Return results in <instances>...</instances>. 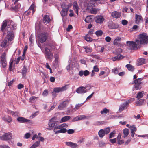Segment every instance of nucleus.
Returning <instances> with one entry per match:
<instances>
[{
  "mask_svg": "<svg viewBox=\"0 0 148 148\" xmlns=\"http://www.w3.org/2000/svg\"><path fill=\"white\" fill-rule=\"evenodd\" d=\"M7 34L8 38H5L2 41L1 43V46L3 47L9 45V42L8 41H8H12L14 39V35L13 32L8 31L7 32Z\"/></svg>",
  "mask_w": 148,
  "mask_h": 148,
  "instance_id": "obj_1",
  "label": "nucleus"
},
{
  "mask_svg": "<svg viewBox=\"0 0 148 148\" xmlns=\"http://www.w3.org/2000/svg\"><path fill=\"white\" fill-rule=\"evenodd\" d=\"M139 43L140 45L143 44H148V36L145 33L140 34L138 36Z\"/></svg>",
  "mask_w": 148,
  "mask_h": 148,
  "instance_id": "obj_2",
  "label": "nucleus"
},
{
  "mask_svg": "<svg viewBox=\"0 0 148 148\" xmlns=\"http://www.w3.org/2000/svg\"><path fill=\"white\" fill-rule=\"evenodd\" d=\"M126 42L127 45L131 49H137L141 47L138 41L137 40L135 42L133 41H127Z\"/></svg>",
  "mask_w": 148,
  "mask_h": 148,
  "instance_id": "obj_3",
  "label": "nucleus"
},
{
  "mask_svg": "<svg viewBox=\"0 0 148 148\" xmlns=\"http://www.w3.org/2000/svg\"><path fill=\"white\" fill-rule=\"evenodd\" d=\"M48 34L47 32H42L39 34L38 40L41 43H43L45 42L48 38Z\"/></svg>",
  "mask_w": 148,
  "mask_h": 148,
  "instance_id": "obj_4",
  "label": "nucleus"
},
{
  "mask_svg": "<svg viewBox=\"0 0 148 148\" xmlns=\"http://www.w3.org/2000/svg\"><path fill=\"white\" fill-rule=\"evenodd\" d=\"M52 51L51 49H50L49 47L45 48L44 55L46 58L50 60H51L53 59V54Z\"/></svg>",
  "mask_w": 148,
  "mask_h": 148,
  "instance_id": "obj_5",
  "label": "nucleus"
},
{
  "mask_svg": "<svg viewBox=\"0 0 148 148\" xmlns=\"http://www.w3.org/2000/svg\"><path fill=\"white\" fill-rule=\"evenodd\" d=\"M143 78H139L136 79L134 80L132 84H134V87L136 90H140L141 88V81L143 79Z\"/></svg>",
  "mask_w": 148,
  "mask_h": 148,
  "instance_id": "obj_6",
  "label": "nucleus"
},
{
  "mask_svg": "<svg viewBox=\"0 0 148 148\" xmlns=\"http://www.w3.org/2000/svg\"><path fill=\"white\" fill-rule=\"evenodd\" d=\"M12 137V134L10 132L5 133L0 136V139L3 141H7L10 140Z\"/></svg>",
  "mask_w": 148,
  "mask_h": 148,
  "instance_id": "obj_7",
  "label": "nucleus"
},
{
  "mask_svg": "<svg viewBox=\"0 0 148 148\" xmlns=\"http://www.w3.org/2000/svg\"><path fill=\"white\" fill-rule=\"evenodd\" d=\"M6 53L4 52L2 53L1 56L0 62L3 68L5 67L7 65V62L6 59Z\"/></svg>",
  "mask_w": 148,
  "mask_h": 148,
  "instance_id": "obj_8",
  "label": "nucleus"
},
{
  "mask_svg": "<svg viewBox=\"0 0 148 148\" xmlns=\"http://www.w3.org/2000/svg\"><path fill=\"white\" fill-rule=\"evenodd\" d=\"M134 100V99H130L128 100L121 104L120 106L119 110L121 111H122L124 110L125 107H126V106L128 105L131 101H133Z\"/></svg>",
  "mask_w": 148,
  "mask_h": 148,
  "instance_id": "obj_9",
  "label": "nucleus"
},
{
  "mask_svg": "<svg viewBox=\"0 0 148 148\" xmlns=\"http://www.w3.org/2000/svg\"><path fill=\"white\" fill-rule=\"evenodd\" d=\"M67 85H65L61 87H56L54 88L53 90L54 92L57 93L62 92L66 90L67 89Z\"/></svg>",
  "mask_w": 148,
  "mask_h": 148,
  "instance_id": "obj_10",
  "label": "nucleus"
},
{
  "mask_svg": "<svg viewBox=\"0 0 148 148\" xmlns=\"http://www.w3.org/2000/svg\"><path fill=\"white\" fill-rule=\"evenodd\" d=\"M64 3L61 5L62 8V10L60 12V14L62 17H64V16L67 15V13L68 10V8H64L63 6Z\"/></svg>",
  "mask_w": 148,
  "mask_h": 148,
  "instance_id": "obj_11",
  "label": "nucleus"
},
{
  "mask_svg": "<svg viewBox=\"0 0 148 148\" xmlns=\"http://www.w3.org/2000/svg\"><path fill=\"white\" fill-rule=\"evenodd\" d=\"M76 92L78 94H83L87 92L86 87L81 86L77 88L76 90Z\"/></svg>",
  "mask_w": 148,
  "mask_h": 148,
  "instance_id": "obj_12",
  "label": "nucleus"
},
{
  "mask_svg": "<svg viewBox=\"0 0 148 148\" xmlns=\"http://www.w3.org/2000/svg\"><path fill=\"white\" fill-rule=\"evenodd\" d=\"M13 22L12 21L5 20L2 23V25L1 27V30L2 32H3L6 27L7 26V23H11Z\"/></svg>",
  "mask_w": 148,
  "mask_h": 148,
  "instance_id": "obj_13",
  "label": "nucleus"
},
{
  "mask_svg": "<svg viewBox=\"0 0 148 148\" xmlns=\"http://www.w3.org/2000/svg\"><path fill=\"white\" fill-rule=\"evenodd\" d=\"M69 103V101H63L62 103H60L58 106V109L60 110H62L64 108L66 107L67 105Z\"/></svg>",
  "mask_w": 148,
  "mask_h": 148,
  "instance_id": "obj_14",
  "label": "nucleus"
},
{
  "mask_svg": "<svg viewBox=\"0 0 148 148\" xmlns=\"http://www.w3.org/2000/svg\"><path fill=\"white\" fill-rule=\"evenodd\" d=\"M135 22L137 24H139L143 20V17L141 15H138L137 14L135 15Z\"/></svg>",
  "mask_w": 148,
  "mask_h": 148,
  "instance_id": "obj_15",
  "label": "nucleus"
},
{
  "mask_svg": "<svg viewBox=\"0 0 148 148\" xmlns=\"http://www.w3.org/2000/svg\"><path fill=\"white\" fill-rule=\"evenodd\" d=\"M121 16V13L120 12L116 11H114L111 14V16L114 18H119Z\"/></svg>",
  "mask_w": 148,
  "mask_h": 148,
  "instance_id": "obj_16",
  "label": "nucleus"
},
{
  "mask_svg": "<svg viewBox=\"0 0 148 148\" xmlns=\"http://www.w3.org/2000/svg\"><path fill=\"white\" fill-rule=\"evenodd\" d=\"M90 74L89 72L87 70H86L84 71L81 70L79 72V75L80 76H82L84 75L85 76H88Z\"/></svg>",
  "mask_w": 148,
  "mask_h": 148,
  "instance_id": "obj_17",
  "label": "nucleus"
},
{
  "mask_svg": "<svg viewBox=\"0 0 148 148\" xmlns=\"http://www.w3.org/2000/svg\"><path fill=\"white\" fill-rule=\"evenodd\" d=\"M118 25L117 24L113 22L110 23L108 25L109 28L111 29H116L118 27Z\"/></svg>",
  "mask_w": 148,
  "mask_h": 148,
  "instance_id": "obj_18",
  "label": "nucleus"
},
{
  "mask_svg": "<svg viewBox=\"0 0 148 148\" xmlns=\"http://www.w3.org/2000/svg\"><path fill=\"white\" fill-rule=\"evenodd\" d=\"M17 120L19 122L21 123H25L29 121V120H28L24 117H19L17 118Z\"/></svg>",
  "mask_w": 148,
  "mask_h": 148,
  "instance_id": "obj_19",
  "label": "nucleus"
},
{
  "mask_svg": "<svg viewBox=\"0 0 148 148\" xmlns=\"http://www.w3.org/2000/svg\"><path fill=\"white\" fill-rule=\"evenodd\" d=\"M104 21V18L103 17L101 16H98L95 19V21L97 23H102Z\"/></svg>",
  "mask_w": 148,
  "mask_h": 148,
  "instance_id": "obj_20",
  "label": "nucleus"
},
{
  "mask_svg": "<svg viewBox=\"0 0 148 148\" xmlns=\"http://www.w3.org/2000/svg\"><path fill=\"white\" fill-rule=\"evenodd\" d=\"M66 145L72 148H76L77 146V144L76 143L73 142H66Z\"/></svg>",
  "mask_w": 148,
  "mask_h": 148,
  "instance_id": "obj_21",
  "label": "nucleus"
},
{
  "mask_svg": "<svg viewBox=\"0 0 148 148\" xmlns=\"http://www.w3.org/2000/svg\"><path fill=\"white\" fill-rule=\"evenodd\" d=\"M54 119V118H52L49 122L48 123V125L49 126L51 127H53L57 125V122L53 121V119Z\"/></svg>",
  "mask_w": 148,
  "mask_h": 148,
  "instance_id": "obj_22",
  "label": "nucleus"
},
{
  "mask_svg": "<svg viewBox=\"0 0 148 148\" xmlns=\"http://www.w3.org/2000/svg\"><path fill=\"white\" fill-rule=\"evenodd\" d=\"M124 58V56L121 54H119L112 58V60L115 61L116 60H119Z\"/></svg>",
  "mask_w": 148,
  "mask_h": 148,
  "instance_id": "obj_23",
  "label": "nucleus"
},
{
  "mask_svg": "<svg viewBox=\"0 0 148 148\" xmlns=\"http://www.w3.org/2000/svg\"><path fill=\"white\" fill-rule=\"evenodd\" d=\"M51 19L48 15H45L43 18V22L46 24L49 23L50 22Z\"/></svg>",
  "mask_w": 148,
  "mask_h": 148,
  "instance_id": "obj_24",
  "label": "nucleus"
},
{
  "mask_svg": "<svg viewBox=\"0 0 148 148\" xmlns=\"http://www.w3.org/2000/svg\"><path fill=\"white\" fill-rule=\"evenodd\" d=\"M2 119L4 121H7L8 123L11 122L12 120L11 117L8 115L5 116L3 117Z\"/></svg>",
  "mask_w": 148,
  "mask_h": 148,
  "instance_id": "obj_25",
  "label": "nucleus"
},
{
  "mask_svg": "<svg viewBox=\"0 0 148 148\" xmlns=\"http://www.w3.org/2000/svg\"><path fill=\"white\" fill-rule=\"evenodd\" d=\"M145 60L143 58H141L138 60V63L137 64V66L141 65L145 63Z\"/></svg>",
  "mask_w": 148,
  "mask_h": 148,
  "instance_id": "obj_26",
  "label": "nucleus"
},
{
  "mask_svg": "<svg viewBox=\"0 0 148 148\" xmlns=\"http://www.w3.org/2000/svg\"><path fill=\"white\" fill-rule=\"evenodd\" d=\"M121 38L119 37H117L114 41L113 44L115 45H118L119 42H121Z\"/></svg>",
  "mask_w": 148,
  "mask_h": 148,
  "instance_id": "obj_27",
  "label": "nucleus"
},
{
  "mask_svg": "<svg viewBox=\"0 0 148 148\" xmlns=\"http://www.w3.org/2000/svg\"><path fill=\"white\" fill-rule=\"evenodd\" d=\"M105 134L103 129L100 130L98 132V135L100 138H103Z\"/></svg>",
  "mask_w": 148,
  "mask_h": 148,
  "instance_id": "obj_28",
  "label": "nucleus"
},
{
  "mask_svg": "<svg viewBox=\"0 0 148 148\" xmlns=\"http://www.w3.org/2000/svg\"><path fill=\"white\" fill-rule=\"evenodd\" d=\"M145 100L143 99H140L139 100L137 101L136 102V106H140L143 104Z\"/></svg>",
  "mask_w": 148,
  "mask_h": 148,
  "instance_id": "obj_29",
  "label": "nucleus"
},
{
  "mask_svg": "<svg viewBox=\"0 0 148 148\" xmlns=\"http://www.w3.org/2000/svg\"><path fill=\"white\" fill-rule=\"evenodd\" d=\"M123 133L124 134V138H125L128 135L129 133V131L128 129L125 128L123 130Z\"/></svg>",
  "mask_w": 148,
  "mask_h": 148,
  "instance_id": "obj_30",
  "label": "nucleus"
},
{
  "mask_svg": "<svg viewBox=\"0 0 148 148\" xmlns=\"http://www.w3.org/2000/svg\"><path fill=\"white\" fill-rule=\"evenodd\" d=\"M74 10L76 11L77 14H78V4L76 2H74L73 6Z\"/></svg>",
  "mask_w": 148,
  "mask_h": 148,
  "instance_id": "obj_31",
  "label": "nucleus"
},
{
  "mask_svg": "<svg viewBox=\"0 0 148 148\" xmlns=\"http://www.w3.org/2000/svg\"><path fill=\"white\" fill-rule=\"evenodd\" d=\"M126 67L129 70L131 71H133L134 69V67L131 64H127L126 65Z\"/></svg>",
  "mask_w": 148,
  "mask_h": 148,
  "instance_id": "obj_32",
  "label": "nucleus"
},
{
  "mask_svg": "<svg viewBox=\"0 0 148 148\" xmlns=\"http://www.w3.org/2000/svg\"><path fill=\"white\" fill-rule=\"evenodd\" d=\"M70 117L69 116H66L62 117L61 119V122H65L70 119Z\"/></svg>",
  "mask_w": 148,
  "mask_h": 148,
  "instance_id": "obj_33",
  "label": "nucleus"
},
{
  "mask_svg": "<svg viewBox=\"0 0 148 148\" xmlns=\"http://www.w3.org/2000/svg\"><path fill=\"white\" fill-rule=\"evenodd\" d=\"M83 48L85 49V52L86 53H90L92 51V49L91 48L88 47H84Z\"/></svg>",
  "mask_w": 148,
  "mask_h": 148,
  "instance_id": "obj_34",
  "label": "nucleus"
},
{
  "mask_svg": "<svg viewBox=\"0 0 148 148\" xmlns=\"http://www.w3.org/2000/svg\"><path fill=\"white\" fill-rule=\"evenodd\" d=\"M90 36L87 34L85 37L84 39L88 42H91L93 40V39L90 37Z\"/></svg>",
  "mask_w": 148,
  "mask_h": 148,
  "instance_id": "obj_35",
  "label": "nucleus"
},
{
  "mask_svg": "<svg viewBox=\"0 0 148 148\" xmlns=\"http://www.w3.org/2000/svg\"><path fill=\"white\" fill-rule=\"evenodd\" d=\"M27 71V70L26 67L25 66H24L21 72L22 75L23 76H25L26 75Z\"/></svg>",
  "mask_w": 148,
  "mask_h": 148,
  "instance_id": "obj_36",
  "label": "nucleus"
},
{
  "mask_svg": "<svg viewBox=\"0 0 148 148\" xmlns=\"http://www.w3.org/2000/svg\"><path fill=\"white\" fill-rule=\"evenodd\" d=\"M129 128L130 129L131 133L135 132L137 130V129L134 125L130 126Z\"/></svg>",
  "mask_w": 148,
  "mask_h": 148,
  "instance_id": "obj_37",
  "label": "nucleus"
},
{
  "mask_svg": "<svg viewBox=\"0 0 148 148\" xmlns=\"http://www.w3.org/2000/svg\"><path fill=\"white\" fill-rule=\"evenodd\" d=\"M95 34L98 37H99L102 35L103 32L101 30H98L95 32Z\"/></svg>",
  "mask_w": 148,
  "mask_h": 148,
  "instance_id": "obj_38",
  "label": "nucleus"
},
{
  "mask_svg": "<svg viewBox=\"0 0 148 148\" xmlns=\"http://www.w3.org/2000/svg\"><path fill=\"white\" fill-rule=\"evenodd\" d=\"M85 21L87 23L91 22L92 21V18L90 16H87L85 20Z\"/></svg>",
  "mask_w": 148,
  "mask_h": 148,
  "instance_id": "obj_39",
  "label": "nucleus"
},
{
  "mask_svg": "<svg viewBox=\"0 0 148 148\" xmlns=\"http://www.w3.org/2000/svg\"><path fill=\"white\" fill-rule=\"evenodd\" d=\"M144 91H143L139 92L137 95L136 98L140 99L143 96Z\"/></svg>",
  "mask_w": 148,
  "mask_h": 148,
  "instance_id": "obj_40",
  "label": "nucleus"
},
{
  "mask_svg": "<svg viewBox=\"0 0 148 148\" xmlns=\"http://www.w3.org/2000/svg\"><path fill=\"white\" fill-rule=\"evenodd\" d=\"M109 110L105 108H104L103 110L101 111L100 112L101 114H103L104 113L107 114L108 113H109Z\"/></svg>",
  "mask_w": 148,
  "mask_h": 148,
  "instance_id": "obj_41",
  "label": "nucleus"
},
{
  "mask_svg": "<svg viewBox=\"0 0 148 148\" xmlns=\"http://www.w3.org/2000/svg\"><path fill=\"white\" fill-rule=\"evenodd\" d=\"M110 128L109 127L105 128L103 129L104 131L106 134L109 133L110 132Z\"/></svg>",
  "mask_w": 148,
  "mask_h": 148,
  "instance_id": "obj_42",
  "label": "nucleus"
},
{
  "mask_svg": "<svg viewBox=\"0 0 148 148\" xmlns=\"http://www.w3.org/2000/svg\"><path fill=\"white\" fill-rule=\"evenodd\" d=\"M116 133V131L115 130L111 132L109 134V138H111L114 136V134Z\"/></svg>",
  "mask_w": 148,
  "mask_h": 148,
  "instance_id": "obj_43",
  "label": "nucleus"
},
{
  "mask_svg": "<svg viewBox=\"0 0 148 148\" xmlns=\"http://www.w3.org/2000/svg\"><path fill=\"white\" fill-rule=\"evenodd\" d=\"M34 5L33 4H32L30 6V8H29V10H31L32 11V14L34 13Z\"/></svg>",
  "mask_w": 148,
  "mask_h": 148,
  "instance_id": "obj_44",
  "label": "nucleus"
},
{
  "mask_svg": "<svg viewBox=\"0 0 148 148\" xmlns=\"http://www.w3.org/2000/svg\"><path fill=\"white\" fill-rule=\"evenodd\" d=\"M94 31V30L93 29H90L88 32V33L87 34L89 36H92L93 34Z\"/></svg>",
  "mask_w": 148,
  "mask_h": 148,
  "instance_id": "obj_45",
  "label": "nucleus"
},
{
  "mask_svg": "<svg viewBox=\"0 0 148 148\" xmlns=\"http://www.w3.org/2000/svg\"><path fill=\"white\" fill-rule=\"evenodd\" d=\"M99 145L100 147H103L105 146V143L103 141H100L99 142Z\"/></svg>",
  "mask_w": 148,
  "mask_h": 148,
  "instance_id": "obj_46",
  "label": "nucleus"
},
{
  "mask_svg": "<svg viewBox=\"0 0 148 148\" xmlns=\"http://www.w3.org/2000/svg\"><path fill=\"white\" fill-rule=\"evenodd\" d=\"M48 91L47 90H45L42 93V95L44 97L47 96L48 94Z\"/></svg>",
  "mask_w": 148,
  "mask_h": 148,
  "instance_id": "obj_47",
  "label": "nucleus"
},
{
  "mask_svg": "<svg viewBox=\"0 0 148 148\" xmlns=\"http://www.w3.org/2000/svg\"><path fill=\"white\" fill-rule=\"evenodd\" d=\"M112 72L115 74H118L119 72L118 69L116 68L112 69Z\"/></svg>",
  "mask_w": 148,
  "mask_h": 148,
  "instance_id": "obj_48",
  "label": "nucleus"
},
{
  "mask_svg": "<svg viewBox=\"0 0 148 148\" xmlns=\"http://www.w3.org/2000/svg\"><path fill=\"white\" fill-rule=\"evenodd\" d=\"M90 12L93 14H96L97 12V10L95 8H92V10H90Z\"/></svg>",
  "mask_w": 148,
  "mask_h": 148,
  "instance_id": "obj_49",
  "label": "nucleus"
},
{
  "mask_svg": "<svg viewBox=\"0 0 148 148\" xmlns=\"http://www.w3.org/2000/svg\"><path fill=\"white\" fill-rule=\"evenodd\" d=\"M60 133H65L67 132V130L64 128H62L59 130Z\"/></svg>",
  "mask_w": 148,
  "mask_h": 148,
  "instance_id": "obj_50",
  "label": "nucleus"
},
{
  "mask_svg": "<svg viewBox=\"0 0 148 148\" xmlns=\"http://www.w3.org/2000/svg\"><path fill=\"white\" fill-rule=\"evenodd\" d=\"M40 143V141H37L36 142L32 145H34V146L36 148L37 147L39 146Z\"/></svg>",
  "mask_w": 148,
  "mask_h": 148,
  "instance_id": "obj_51",
  "label": "nucleus"
},
{
  "mask_svg": "<svg viewBox=\"0 0 148 148\" xmlns=\"http://www.w3.org/2000/svg\"><path fill=\"white\" fill-rule=\"evenodd\" d=\"M122 24L123 25H125L128 23V21L126 20H123L121 21Z\"/></svg>",
  "mask_w": 148,
  "mask_h": 148,
  "instance_id": "obj_52",
  "label": "nucleus"
},
{
  "mask_svg": "<svg viewBox=\"0 0 148 148\" xmlns=\"http://www.w3.org/2000/svg\"><path fill=\"white\" fill-rule=\"evenodd\" d=\"M82 103L81 104H78L76 105L75 108V109L76 110H77L79 108L81 107L82 105Z\"/></svg>",
  "mask_w": 148,
  "mask_h": 148,
  "instance_id": "obj_53",
  "label": "nucleus"
},
{
  "mask_svg": "<svg viewBox=\"0 0 148 148\" xmlns=\"http://www.w3.org/2000/svg\"><path fill=\"white\" fill-rule=\"evenodd\" d=\"M105 40L107 42H109L111 41V38L109 36H107L105 38Z\"/></svg>",
  "mask_w": 148,
  "mask_h": 148,
  "instance_id": "obj_54",
  "label": "nucleus"
},
{
  "mask_svg": "<svg viewBox=\"0 0 148 148\" xmlns=\"http://www.w3.org/2000/svg\"><path fill=\"white\" fill-rule=\"evenodd\" d=\"M93 71H95L96 72H97L99 71V68L98 67V66L97 65H95V66H94L93 67Z\"/></svg>",
  "mask_w": 148,
  "mask_h": 148,
  "instance_id": "obj_55",
  "label": "nucleus"
},
{
  "mask_svg": "<svg viewBox=\"0 0 148 148\" xmlns=\"http://www.w3.org/2000/svg\"><path fill=\"white\" fill-rule=\"evenodd\" d=\"M67 132L69 134H71L74 132V131L73 129H69L67 131Z\"/></svg>",
  "mask_w": 148,
  "mask_h": 148,
  "instance_id": "obj_56",
  "label": "nucleus"
},
{
  "mask_svg": "<svg viewBox=\"0 0 148 148\" xmlns=\"http://www.w3.org/2000/svg\"><path fill=\"white\" fill-rule=\"evenodd\" d=\"M78 116L79 119V120L84 119L86 118V116L84 115H80L79 116Z\"/></svg>",
  "mask_w": 148,
  "mask_h": 148,
  "instance_id": "obj_57",
  "label": "nucleus"
},
{
  "mask_svg": "<svg viewBox=\"0 0 148 148\" xmlns=\"http://www.w3.org/2000/svg\"><path fill=\"white\" fill-rule=\"evenodd\" d=\"M61 128H61V125H58V126H56V127H55L54 129V130H53V131L54 132H56V130L57 129H60Z\"/></svg>",
  "mask_w": 148,
  "mask_h": 148,
  "instance_id": "obj_58",
  "label": "nucleus"
},
{
  "mask_svg": "<svg viewBox=\"0 0 148 148\" xmlns=\"http://www.w3.org/2000/svg\"><path fill=\"white\" fill-rule=\"evenodd\" d=\"M48 46L51 48L50 49H51L52 50V49H54L56 47L53 44H49Z\"/></svg>",
  "mask_w": 148,
  "mask_h": 148,
  "instance_id": "obj_59",
  "label": "nucleus"
},
{
  "mask_svg": "<svg viewBox=\"0 0 148 148\" xmlns=\"http://www.w3.org/2000/svg\"><path fill=\"white\" fill-rule=\"evenodd\" d=\"M116 140L117 138H115L114 139H110L109 140L113 144L116 142Z\"/></svg>",
  "mask_w": 148,
  "mask_h": 148,
  "instance_id": "obj_60",
  "label": "nucleus"
},
{
  "mask_svg": "<svg viewBox=\"0 0 148 148\" xmlns=\"http://www.w3.org/2000/svg\"><path fill=\"white\" fill-rule=\"evenodd\" d=\"M24 85L21 84H19L17 86L18 88L19 89H21L24 87Z\"/></svg>",
  "mask_w": 148,
  "mask_h": 148,
  "instance_id": "obj_61",
  "label": "nucleus"
},
{
  "mask_svg": "<svg viewBox=\"0 0 148 148\" xmlns=\"http://www.w3.org/2000/svg\"><path fill=\"white\" fill-rule=\"evenodd\" d=\"M30 134L28 133L25 134V138L26 139L29 138L30 137Z\"/></svg>",
  "mask_w": 148,
  "mask_h": 148,
  "instance_id": "obj_62",
  "label": "nucleus"
},
{
  "mask_svg": "<svg viewBox=\"0 0 148 148\" xmlns=\"http://www.w3.org/2000/svg\"><path fill=\"white\" fill-rule=\"evenodd\" d=\"M73 28L72 26L71 25H68V27L66 28V30L67 31H69L70 30L72 29Z\"/></svg>",
  "mask_w": 148,
  "mask_h": 148,
  "instance_id": "obj_63",
  "label": "nucleus"
},
{
  "mask_svg": "<svg viewBox=\"0 0 148 148\" xmlns=\"http://www.w3.org/2000/svg\"><path fill=\"white\" fill-rule=\"evenodd\" d=\"M55 80V78L54 77H51L50 78V81L51 82H53Z\"/></svg>",
  "mask_w": 148,
  "mask_h": 148,
  "instance_id": "obj_64",
  "label": "nucleus"
}]
</instances>
